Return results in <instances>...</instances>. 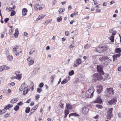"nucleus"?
<instances>
[{"label":"nucleus","mask_w":121,"mask_h":121,"mask_svg":"<svg viewBox=\"0 0 121 121\" xmlns=\"http://www.w3.org/2000/svg\"><path fill=\"white\" fill-rule=\"evenodd\" d=\"M99 60L101 62L103 63V64L105 66H107L108 65L112 60L110 59L107 56H100Z\"/></svg>","instance_id":"obj_1"},{"label":"nucleus","mask_w":121,"mask_h":121,"mask_svg":"<svg viewBox=\"0 0 121 121\" xmlns=\"http://www.w3.org/2000/svg\"><path fill=\"white\" fill-rule=\"evenodd\" d=\"M94 91L93 87H90L86 91V94L88 95V96L86 95L87 97L88 98L92 97L93 96V93Z\"/></svg>","instance_id":"obj_2"},{"label":"nucleus","mask_w":121,"mask_h":121,"mask_svg":"<svg viewBox=\"0 0 121 121\" xmlns=\"http://www.w3.org/2000/svg\"><path fill=\"white\" fill-rule=\"evenodd\" d=\"M101 73H100L99 74L95 73L93 74V77L95 80H103V78L101 75Z\"/></svg>","instance_id":"obj_3"},{"label":"nucleus","mask_w":121,"mask_h":121,"mask_svg":"<svg viewBox=\"0 0 121 121\" xmlns=\"http://www.w3.org/2000/svg\"><path fill=\"white\" fill-rule=\"evenodd\" d=\"M113 109L112 108H111L109 109L107 112V117L108 119H110L112 116V112Z\"/></svg>","instance_id":"obj_4"},{"label":"nucleus","mask_w":121,"mask_h":121,"mask_svg":"<svg viewBox=\"0 0 121 121\" xmlns=\"http://www.w3.org/2000/svg\"><path fill=\"white\" fill-rule=\"evenodd\" d=\"M97 70L99 72L101 73V75L104 74V72L103 70V66L102 65H99L97 66Z\"/></svg>","instance_id":"obj_5"},{"label":"nucleus","mask_w":121,"mask_h":121,"mask_svg":"<svg viewBox=\"0 0 121 121\" xmlns=\"http://www.w3.org/2000/svg\"><path fill=\"white\" fill-rule=\"evenodd\" d=\"M114 91L113 88L111 87L107 88V93L109 94L107 95L108 97H110L113 94Z\"/></svg>","instance_id":"obj_6"},{"label":"nucleus","mask_w":121,"mask_h":121,"mask_svg":"<svg viewBox=\"0 0 121 121\" xmlns=\"http://www.w3.org/2000/svg\"><path fill=\"white\" fill-rule=\"evenodd\" d=\"M106 46L104 45L101 47H99L96 49V51L98 52H101L105 49Z\"/></svg>","instance_id":"obj_7"},{"label":"nucleus","mask_w":121,"mask_h":121,"mask_svg":"<svg viewBox=\"0 0 121 121\" xmlns=\"http://www.w3.org/2000/svg\"><path fill=\"white\" fill-rule=\"evenodd\" d=\"M82 62L81 60V59H78L76 60L74 63V66L75 67L78 66Z\"/></svg>","instance_id":"obj_8"},{"label":"nucleus","mask_w":121,"mask_h":121,"mask_svg":"<svg viewBox=\"0 0 121 121\" xmlns=\"http://www.w3.org/2000/svg\"><path fill=\"white\" fill-rule=\"evenodd\" d=\"M30 86H28L26 87H25L24 89V91L23 94L24 95H25L30 90Z\"/></svg>","instance_id":"obj_9"},{"label":"nucleus","mask_w":121,"mask_h":121,"mask_svg":"<svg viewBox=\"0 0 121 121\" xmlns=\"http://www.w3.org/2000/svg\"><path fill=\"white\" fill-rule=\"evenodd\" d=\"M89 109L88 106H86L83 108L82 109V113L84 114H86L89 111Z\"/></svg>","instance_id":"obj_10"},{"label":"nucleus","mask_w":121,"mask_h":121,"mask_svg":"<svg viewBox=\"0 0 121 121\" xmlns=\"http://www.w3.org/2000/svg\"><path fill=\"white\" fill-rule=\"evenodd\" d=\"M66 106L67 108L68 109L70 110L74 108L75 107V105H71L69 104H66Z\"/></svg>","instance_id":"obj_11"},{"label":"nucleus","mask_w":121,"mask_h":121,"mask_svg":"<svg viewBox=\"0 0 121 121\" xmlns=\"http://www.w3.org/2000/svg\"><path fill=\"white\" fill-rule=\"evenodd\" d=\"M117 101V100L116 99H111L109 101L108 103L109 104L114 105L116 104V102Z\"/></svg>","instance_id":"obj_12"},{"label":"nucleus","mask_w":121,"mask_h":121,"mask_svg":"<svg viewBox=\"0 0 121 121\" xmlns=\"http://www.w3.org/2000/svg\"><path fill=\"white\" fill-rule=\"evenodd\" d=\"M26 85L25 82L23 83L19 88V91H23L25 88V87H26Z\"/></svg>","instance_id":"obj_13"},{"label":"nucleus","mask_w":121,"mask_h":121,"mask_svg":"<svg viewBox=\"0 0 121 121\" xmlns=\"http://www.w3.org/2000/svg\"><path fill=\"white\" fill-rule=\"evenodd\" d=\"M38 107V105H35L34 106L30 111V113L32 114L34 112V111L36 110Z\"/></svg>","instance_id":"obj_14"},{"label":"nucleus","mask_w":121,"mask_h":121,"mask_svg":"<svg viewBox=\"0 0 121 121\" xmlns=\"http://www.w3.org/2000/svg\"><path fill=\"white\" fill-rule=\"evenodd\" d=\"M47 17L46 15L45 14H43L40 15L39 16L38 18H37V20H39V19H42L44 17Z\"/></svg>","instance_id":"obj_15"},{"label":"nucleus","mask_w":121,"mask_h":121,"mask_svg":"<svg viewBox=\"0 0 121 121\" xmlns=\"http://www.w3.org/2000/svg\"><path fill=\"white\" fill-rule=\"evenodd\" d=\"M102 101V100L100 97H98L96 100L94 101L95 103L101 104Z\"/></svg>","instance_id":"obj_16"},{"label":"nucleus","mask_w":121,"mask_h":121,"mask_svg":"<svg viewBox=\"0 0 121 121\" xmlns=\"http://www.w3.org/2000/svg\"><path fill=\"white\" fill-rule=\"evenodd\" d=\"M39 9V10H40L42 9V7H40L39 6V4H35L34 7L35 9L37 11L38 9Z\"/></svg>","instance_id":"obj_17"},{"label":"nucleus","mask_w":121,"mask_h":121,"mask_svg":"<svg viewBox=\"0 0 121 121\" xmlns=\"http://www.w3.org/2000/svg\"><path fill=\"white\" fill-rule=\"evenodd\" d=\"M103 89L102 87L101 86H99L97 89V91L98 94H99L102 91Z\"/></svg>","instance_id":"obj_18"},{"label":"nucleus","mask_w":121,"mask_h":121,"mask_svg":"<svg viewBox=\"0 0 121 121\" xmlns=\"http://www.w3.org/2000/svg\"><path fill=\"white\" fill-rule=\"evenodd\" d=\"M18 98H13L11 100L10 102L12 104L15 103L18 100Z\"/></svg>","instance_id":"obj_19"},{"label":"nucleus","mask_w":121,"mask_h":121,"mask_svg":"<svg viewBox=\"0 0 121 121\" xmlns=\"http://www.w3.org/2000/svg\"><path fill=\"white\" fill-rule=\"evenodd\" d=\"M27 10L26 8H24L22 10V14L24 16H25L26 14Z\"/></svg>","instance_id":"obj_20"},{"label":"nucleus","mask_w":121,"mask_h":121,"mask_svg":"<svg viewBox=\"0 0 121 121\" xmlns=\"http://www.w3.org/2000/svg\"><path fill=\"white\" fill-rule=\"evenodd\" d=\"M18 34V28H16L15 30V33L14 34V35L15 37H17Z\"/></svg>","instance_id":"obj_21"},{"label":"nucleus","mask_w":121,"mask_h":121,"mask_svg":"<svg viewBox=\"0 0 121 121\" xmlns=\"http://www.w3.org/2000/svg\"><path fill=\"white\" fill-rule=\"evenodd\" d=\"M65 9L64 8H61L59 9L58 11L59 12V14H60L61 13L65 11Z\"/></svg>","instance_id":"obj_22"},{"label":"nucleus","mask_w":121,"mask_h":121,"mask_svg":"<svg viewBox=\"0 0 121 121\" xmlns=\"http://www.w3.org/2000/svg\"><path fill=\"white\" fill-rule=\"evenodd\" d=\"M115 51L116 53H120L121 52V49L119 48H117L115 49Z\"/></svg>","instance_id":"obj_23"},{"label":"nucleus","mask_w":121,"mask_h":121,"mask_svg":"<svg viewBox=\"0 0 121 121\" xmlns=\"http://www.w3.org/2000/svg\"><path fill=\"white\" fill-rule=\"evenodd\" d=\"M34 62V60H31L28 63V65L29 66H30V65L33 64Z\"/></svg>","instance_id":"obj_24"},{"label":"nucleus","mask_w":121,"mask_h":121,"mask_svg":"<svg viewBox=\"0 0 121 121\" xmlns=\"http://www.w3.org/2000/svg\"><path fill=\"white\" fill-rule=\"evenodd\" d=\"M62 17L60 16L57 18V20L58 22H59L62 20Z\"/></svg>","instance_id":"obj_25"},{"label":"nucleus","mask_w":121,"mask_h":121,"mask_svg":"<svg viewBox=\"0 0 121 121\" xmlns=\"http://www.w3.org/2000/svg\"><path fill=\"white\" fill-rule=\"evenodd\" d=\"M13 59V56L11 55H9L7 57V59L8 60L11 61Z\"/></svg>","instance_id":"obj_26"},{"label":"nucleus","mask_w":121,"mask_h":121,"mask_svg":"<svg viewBox=\"0 0 121 121\" xmlns=\"http://www.w3.org/2000/svg\"><path fill=\"white\" fill-rule=\"evenodd\" d=\"M6 110L4 108L2 110H0V114H3L6 112Z\"/></svg>","instance_id":"obj_27"},{"label":"nucleus","mask_w":121,"mask_h":121,"mask_svg":"<svg viewBox=\"0 0 121 121\" xmlns=\"http://www.w3.org/2000/svg\"><path fill=\"white\" fill-rule=\"evenodd\" d=\"M22 76L21 74L17 75L15 77V78L17 79H21V78Z\"/></svg>","instance_id":"obj_28"},{"label":"nucleus","mask_w":121,"mask_h":121,"mask_svg":"<svg viewBox=\"0 0 121 121\" xmlns=\"http://www.w3.org/2000/svg\"><path fill=\"white\" fill-rule=\"evenodd\" d=\"M78 116V114H77L76 113H71L69 115V117H70V116Z\"/></svg>","instance_id":"obj_29"},{"label":"nucleus","mask_w":121,"mask_h":121,"mask_svg":"<svg viewBox=\"0 0 121 121\" xmlns=\"http://www.w3.org/2000/svg\"><path fill=\"white\" fill-rule=\"evenodd\" d=\"M6 30H5V31H3V32L2 33L1 35V38H4V35L5 33Z\"/></svg>","instance_id":"obj_30"},{"label":"nucleus","mask_w":121,"mask_h":121,"mask_svg":"<svg viewBox=\"0 0 121 121\" xmlns=\"http://www.w3.org/2000/svg\"><path fill=\"white\" fill-rule=\"evenodd\" d=\"M69 112L68 110V109H65V111L64 113L65 115H66V116L67 115L69 114Z\"/></svg>","instance_id":"obj_31"},{"label":"nucleus","mask_w":121,"mask_h":121,"mask_svg":"<svg viewBox=\"0 0 121 121\" xmlns=\"http://www.w3.org/2000/svg\"><path fill=\"white\" fill-rule=\"evenodd\" d=\"M30 110V108L29 107H26V108L25 112L26 113H28Z\"/></svg>","instance_id":"obj_32"},{"label":"nucleus","mask_w":121,"mask_h":121,"mask_svg":"<svg viewBox=\"0 0 121 121\" xmlns=\"http://www.w3.org/2000/svg\"><path fill=\"white\" fill-rule=\"evenodd\" d=\"M18 48V46H17L13 49V51L14 53H15L16 52V49H17Z\"/></svg>","instance_id":"obj_33"},{"label":"nucleus","mask_w":121,"mask_h":121,"mask_svg":"<svg viewBox=\"0 0 121 121\" xmlns=\"http://www.w3.org/2000/svg\"><path fill=\"white\" fill-rule=\"evenodd\" d=\"M38 70L37 69H34L33 71V73L34 74H36L37 73Z\"/></svg>","instance_id":"obj_34"},{"label":"nucleus","mask_w":121,"mask_h":121,"mask_svg":"<svg viewBox=\"0 0 121 121\" xmlns=\"http://www.w3.org/2000/svg\"><path fill=\"white\" fill-rule=\"evenodd\" d=\"M74 74V72L73 70H72L71 71L69 72V74L70 76L73 75Z\"/></svg>","instance_id":"obj_35"},{"label":"nucleus","mask_w":121,"mask_h":121,"mask_svg":"<svg viewBox=\"0 0 121 121\" xmlns=\"http://www.w3.org/2000/svg\"><path fill=\"white\" fill-rule=\"evenodd\" d=\"M114 37L113 36H111L110 37L109 39L112 42H113L114 41Z\"/></svg>","instance_id":"obj_36"},{"label":"nucleus","mask_w":121,"mask_h":121,"mask_svg":"<svg viewBox=\"0 0 121 121\" xmlns=\"http://www.w3.org/2000/svg\"><path fill=\"white\" fill-rule=\"evenodd\" d=\"M96 106L98 108H102V106L101 105L99 104H96Z\"/></svg>","instance_id":"obj_37"},{"label":"nucleus","mask_w":121,"mask_h":121,"mask_svg":"<svg viewBox=\"0 0 121 121\" xmlns=\"http://www.w3.org/2000/svg\"><path fill=\"white\" fill-rule=\"evenodd\" d=\"M15 13L16 12L15 11L12 10L10 16H13L15 14Z\"/></svg>","instance_id":"obj_38"},{"label":"nucleus","mask_w":121,"mask_h":121,"mask_svg":"<svg viewBox=\"0 0 121 121\" xmlns=\"http://www.w3.org/2000/svg\"><path fill=\"white\" fill-rule=\"evenodd\" d=\"M68 82V81L66 79H65L63 80L61 82V84H64Z\"/></svg>","instance_id":"obj_39"},{"label":"nucleus","mask_w":121,"mask_h":121,"mask_svg":"<svg viewBox=\"0 0 121 121\" xmlns=\"http://www.w3.org/2000/svg\"><path fill=\"white\" fill-rule=\"evenodd\" d=\"M19 107L18 105L16 106L14 108V110L16 111H17L19 109Z\"/></svg>","instance_id":"obj_40"},{"label":"nucleus","mask_w":121,"mask_h":121,"mask_svg":"<svg viewBox=\"0 0 121 121\" xmlns=\"http://www.w3.org/2000/svg\"><path fill=\"white\" fill-rule=\"evenodd\" d=\"M75 46V45L73 43L71 44L69 46V49H71V48L74 47Z\"/></svg>","instance_id":"obj_41"},{"label":"nucleus","mask_w":121,"mask_h":121,"mask_svg":"<svg viewBox=\"0 0 121 121\" xmlns=\"http://www.w3.org/2000/svg\"><path fill=\"white\" fill-rule=\"evenodd\" d=\"M90 45H89V44H87L85 45L84 46V48L86 49L88 48H90Z\"/></svg>","instance_id":"obj_42"},{"label":"nucleus","mask_w":121,"mask_h":121,"mask_svg":"<svg viewBox=\"0 0 121 121\" xmlns=\"http://www.w3.org/2000/svg\"><path fill=\"white\" fill-rule=\"evenodd\" d=\"M10 116V114L8 113H6L4 116V117L6 118L9 117Z\"/></svg>","instance_id":"obj_43"},{"label":"nucleus","mask_w":121,"mask_h":121,"mask_svg":"<svg viewBox=\"0 0 121 121\" xmlns=\"http://www.w3.org/2000/svg\"><path fill=\"white\" fill-rule=\"evenodd\" d=\"M4 69L3 66H2L0 67V72H1L3 71Z\"/></svg>","instance_id":"obj_44"},{"label":"nucleus","mask_w":121,"mask_h":121,"mask_svg":"<svg viewBox=\"0 0 121 121\" xmlns=\"http://www.w3.org/2000/svg\"><path fill=\"white\" fill-rule=\"evenodd\" d=\"M40 96L39 95L36 94L35 96V98L37 100H39V98Z\"/></svg>","instance_id":"obj_45"},{"label":"nucleus","mask_w":121,"mask_h":121,"mask_svg":"<svg viewBox=\"0 0 121 121\" xmlns=\"http://www.w3.org/2000/svg\"><path fill=\"white\" fill-rule=\"evenodd\" d=\"M37 91L38 92L40 93L41 92L42 89L40 88H38L37 89Z\"/></svg>","instance_id":"obj_46"},{"label":"nucleus","mask_w":121,"mask_h":121,"mask_svg":"<svg viewBox=\"0 0 121 121\" xmlns=\"http://www.w3.org/2000/svg\"><path fill=\"white\" fill-rule=\"evenodd\" d=\"M4 69H9V67L6 65H3Z\"/></svg>","instance_id":"obj_47"},{"label":"nucleus","mask_w":121,"mask_h":121,"mask_svg":"<svg viewBox=\"0 0 121 121\" xmlns=\"http://www.w3.org/2000/svg\"><path fill=\"white\" fill-rule=\"evenodd\" d=\"M8 85L9 86H13L15 85V83L14 82H12L9 83Z\"/></svg>","instance_id":"obj_48"},{"label":"nucleus","mask_w":121,"mask_h":121,"mask_svg":"<svg viewBox=\"0 0 121 121\" xmlns=\"http://www.w3.org/2000/svg\"><path fill=\"white\" fill-rule=\"evenodd\" d=\"M43 82H41V83H40L39 85V86L40 87V88H41V87H42L43 86Z\"/></svg>","instance_id":"obj_49"},{"label":"nucleus","mask_w":121,"mask_h":121,"mask_svg":"<svg viewBox=\"0 0 121 121\" xmlns=\"http://www.w3.org/2000/svg\"><path fill=\"white\" fill-rule=\"evenodd\" d=\"M51 21L52 20H47L45 21V24L46 23L47 24H48V23H49L51 22Z\"/></svg>","instance_id":"obj_50"},{"label":"nucleus","mask_w":121,"mask_h":121,"mask_svg":"<svg viewBox=\"0 0 121 121\" xmlns=\"http://www.w3.org/2000/svg\"><path fill=\"white\" fill-rule=\"evenodd\" d=\"M12 29H10L9 31V34L10 35H11L12 34Z\"/></svg>","instance_id":"obj_51"},{"label":"nucleus","mask_w":121,"mask_h":121,"mask_svg":"<svg viewBox=\"0 0 121 121\" xmlns=\"http://www.w3.org/2000/svg\"><path fill=\"white\" fill-rule=\"evenodd\" d=\"M32 59V58L31 57H29L27 59V60L29 62L31 60H33Z\"/></svg>","instance_id":"obj_52"},{"label":"nucleus","mask_w":121,"mask_h":121,"mask_svg":"<svg viewBox=\"0 0 121 121\" xmlns=\"http://www.w3.org/2000/svg\"><path fill=\"white\" fill-rule=\"evenodd\" d=\"M9 20V18H6L4 20V21L6 23Z\"/></svg>","instance_id":"obj_53"},{"label":"nucleus","mask_w":121,"mask_h":121,"mask_svg":"<svg viewBox=\"0 0 121 121\" xmlns=\"http://www.w3.org/2000/svg\"><path fill=\"white\" fill-rule=\"evenodd\" d=\"M17 104L21 106L23 104V103L22 102L20 101V102L17 103Z\"/></svg>","instance_id":"obj_54"},{"label":"nucleus","mask_w":121,"mask_h":121,"mask_svg":"<svg viewBox=\"0 0 121 121\" xmlns=\"http://www.w3.org/2000/svg\"><path fill=\"white\" fill-rule=\"evenodd\" d=\"M116 55H114L113 56V61H114L115 59H117V56Z\"/></svg>","instance_id":"obj_55"},{"label":"nucleus","mask_w":121,"mask_h":121,"mask_svg":"<svg viewBox=\"0 0 121 121\" xmlns=\"http://www.w3.org/2000/svg\"><path fill=\"white\" fill-rule=\"evenodd\" d=\"M20 73V71H16L15 72V73L16 74V75L20 74H19Z\"/></svg>","instance_id":"obj_56"},{"label":"nucleus","mask_w":121,"mask_h":121,"mask_svg":"<svg viewBox=\"0 0 121 121\" xmlns=\"http://www.w3.org/2000/svg\"><path fill=\"white\" fill-rule=\"evenodd\" d=\"M65 34L66 35L68 36L69 35V33L68 31H65Z\"/></svg>","instance_id":"obj_57"},{"label":"nucleus","mask_w":121,"mask_h":121,"mask_svg":"<svg viewBox=\"0 0 121 121\" xmlns=\"http://www.w3.org/2000/svg\"><path fill=\"white\" fill-rule=\"evenodd\" d=\"M4 108L6 109V110L7 109H9V106H8V105H7L6 106H5Z\"/></svg>","instance_id":"obj_58"},{"label":"nucleus","mask_w":121,"mask_h":121,"mask_svg":"<svg viewBox=\"0 0 121 121\" xmlns=\"http://www.w3.org/2000/svg\"><path fill=\"white\" fill-rule=\"evenodd\" d=\"M51 78L52 80V82L53 81L54 79V75H53L51 76Z\"/></svg>","instance_id":"obj_59"},{"label":"nucleus","mask_w":121,"mask_h":121,"mask_svg":"<svg viewBox=\"0 0 121 121\" xmlns=\"http://www.w3.org/2000/svg\"><path fill=\"white\" fill-rule=\"evenodd\" d=\"M73 13L74 15H78V12L77 11H76Z\"/></svg>","instance_id":"obj_60"},{"label":"nucleus","mask_w":121,"mask_h":121,"mask_svg":"<svg viewBox=\"0 0 121 121\" xmlns=\"http://www.w3.org/2000/svg\"><path fill=\"white\" fill-rule=\"evenodd\" d=\"M101 12V10L99 9H97L96 10V12L97 13H99Z\"/></svg>","instance_id":"obj_61"},{"label":"nucleus","mask_w":121,"mask_h":121,"mask_svg":"<svg viewBox=\"0 0 121 121\" xmlns=\"http://www.w3.org/2000/svg\"><path fill=\"white\" fill-rule=\"evenodd\" d=\"M34 104V102H31L30 104V105L32 106Z\"/></svg>","instance_id":"obj_62"},{"label":"nucleus","mask_w":121,"mask_h":121,"mask_svg":"<svg viewBox=\"0 0 121 121\" xmlns=\"http://www.w3.org/2000/svg\"><path fill=\"white\" fill-rule=\"evenodd\" d=\"M118 71H121V66L118 67Z\"/></svg>","instance_id":"obj_63"},{"label":"nucleus","mask_w":121,"mask_h":121,"mask_svg":"<svg viewBox=\"0 0 121 121\" xmlns=\"http://www.w3.org/2000/svg\"><path fill=\"white\" fill-rule=\"evenodd\" d=\"M118 116L119 117L121 118V112H119L118 114Z\"/></svg>","instance_id":"obj_64"}]
</instances>
